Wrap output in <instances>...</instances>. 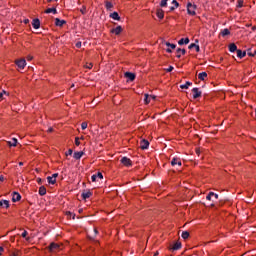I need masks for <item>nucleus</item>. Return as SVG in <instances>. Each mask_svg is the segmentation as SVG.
Wrapping results in <instances>:
<instances>
[{
  "label": "nucleus",
  "instance_id": "7ed1b4c3",
  "mask_svg": "<svg viewBox=\"0 0 256 256\" xmlns=\"http://www.w3.org/2000/svg\"><path fill=\"white\" fill-rule=\"evenodd\" d=\"M120 161L122 165H125V167H131V165H133V162H131V159H129L128 157H122Z\"/></svg>",
  "mask_w": 256,
  "mask_h": 256
},
{
  "label": "nucleus",
  "instance_id": "a878e982",
  "mask_svg": "<svg viewBox=\"0 0 256 256\" xmlns=\"http://www.w3.org/2000/svg\"><path fill=\"white\" fill-rule=\"evenodd\" d=\"M9 147H17V138H13L11 141L7 142Z\"/></svg>",
  "mask_w": 256,
  "mask_h": 256
},
{
  "label": "nucleus",
  "instance_id": "f3484780",
  "mask_svg": "<svg viewBox=\"0 0 256 256\" xmlns=\"http://www.w3.org/2000/svg\"><path fill=\"white\" fill-rule=\"evenodd\" d=\"M228 48H229L230 53H235V51H236V52L238 51V50H237V45H236L235 43H231V44L228 46Z\"/></svg>",
  "mask_w": 256,
  "mask_h": 256
},
{
  "label": "nucleus",
  "instance_id": "2eb2a0df",
  "mask_svg": "<svg viewBox=\"0 0 256 256\" xmlns=\"http://www.w3.org/2000/svg\"><path fill=\"white\" fill-rule=\"evenodd\" d=\"M98 179H103V174L101 172H98L97 174L92 175L91 179L92 181L95 183V181H97Z\"/></svg>",
  "mask_w": 256,
  "mask_h": 256
},
{
  "label": "nucleus",
  "instance_id": "c756f323",
  "mask_svg": "<svg viewBox=\"0 0 256 256\" xmlns=\"http://www.w3.org/2000/svg\"><path fill=\"white\" fill-rule=\"evenodd\" d=\"M179 249H181V242H176L172 247V251H179Z\"/></svg>",
  "mask_w": 256,
  "mask_h": 256
},
{
  "label": "nucleus",
  "instance_id": "8fccbe9b",
  "mask_svg": "<svg viewBox=\"0 0 256 256\" xmlns=\"http://www.w3.org/2000/svg\"><path fill=\"white\" fill-rule=\"evenodd\" d=\"M76 47H77V49H81V42H77Z\"/></svg>",
  "mask_w": 256,
  "mask_h": 256
},
{
  "label": "nucleus",
  "instance_id": "680f3d73",
  "mask_svg": "<svg viewBox=\"0 0 256 256\" xmlns=\"http://www.w3.org/2000/svg\"><path fill=\"white\" fill-rule=\"evenodd\" d=\"M159 255V252H156L155 254H154V256H158Z\"/></svg>",
  "mask_w": 256,
  "mask_h": 256
},
{
  "label": "nucleus",
  "instance_id": "9d476101",
  "mask_svg": "<svg viewBox=\"0 0 256 256\" xmlns=\"http://www.w3.org/2000/svg\"><path fill=\"white\" fill-rule=\"evenodd\" d=\"M124 77H126V79H129L130 81H133L136 76H135V73L126 72V73H124Z\"/></svg>",
  "mask_w": 256,
  "mask_h": 256
},
{
  "label": "nucleus",
  "instance_id": "c9c22d12",
  "mask_svg": "<svg viewBox=\"0 0 256 256\" xmlns=\"http://www.w3.org/2000/svg\"><path fill=\"white\" fill-rule=\"evenodd\" d=\"M167 1H169V0H161V2H160V7H167Z\"/></svg>",
  "mask_w": 256,
  "mask_h": 256
},
{
  "label": "nucleus",
  "instance_id": "f704fd0d",
  "mask_svg": "<svg viewBox=\"0 0 256 256\" xmlns=\"http://www.w3.org/2000/svg\"><path fill=\"white\" fill-rule=\"evenodd\" d=\"M166 47H170V49H176L177 45L171 44L170 42H165Z\"/></svg>",
  "mask_w": 256,
  "mask_h": 256
},
{
  "label": "nucleus",
  "instance_id": "4468645a",
  "mask_svg": "<svg viewBox=\"0 0 256 256\" xmlns=\"http://www.w3.org/2000/svg\"><path fill=\"white\" fill-rule=\"evenodd\" d=\"M176 52H177V55H176L177 59H181V53H182V55H185V53H187V50L177 48Z\"/></svg>",
  "mask_w": 256,
  "mask_h": 256
},
{
  "label": "nucleus",
  "instance_id": "39448f33",
  "mask_svg": "<svg viewBox=\"0 0 256 256\" xmlns=\"http://www.w3.org/2000/svg\"><path fill=\"white\" fill-rule=\"evenodd\" d=\"M140 149L142 150L149 149V140L142 139L140 141Z\"/></svg>",
  "mask_w": 256,
  "mask_h": 256
},
{
  "label": "nucleus",
  "instance_id": "e433bc0d",
  "mask_svg": "<svg viewBox=\"0 0 256 256\" xmlns=\"http://www.w3.org/2000/svg\"><path fill=\"white\" fill-rule=\"evenodd\" d=\"M106 9H113V3L111 2H106Z\"/></svg>",
  "mask_w": 256,
  "mask_h": 256
},
{
  "label": "nucleus",
  "instance_id": "de8ad7c7",
  "mask_svg": "<svg viewBox=\"0 0 256 256\" xmlns=\"http://www.w3.org/2000/svg\"><path fill=\"white\" fill-rule=\"evenodd\" d=\"M27 235H28V232L25 230V231L22 233V237L25 238V237H27Z\"/></svg>",
  "mask_w": 256,
  "mask_h": 256
},
{
  "label": "nucleus",
  "instance_id": "a18cd8bd",
  "mask_svg": "<svg viewBox=\"0 0 256 256\" xmlns=\"http://www.w3.org/2000/svg\"><path fill=\"white\" fill-rule=\"evenodd\" d=\"M173 66H169L167 69H166V71H167V73H171V71H173Z\"/></svg>",
  "mask_w": 256,
  "mask_h": 256
},
{
  "label": "nucleus",
  "instance_id": "0e129e2a",
  "mask_svg": "<svg viewBox=\"0 0 256 256\" xmlns=\"http://www.w3.org/2000/svg\"><path fill=\"white\" fill-rule=\"evenodd\" d=\"M38 183H41V179L40 178L38 179Z\"/></svg>",
  "mask_w": 256,
  "mask_h": 256
},
{
  "label": "nucleus",
  "instance_id": "864d4df0",
  "mask_svg": "<svg viewBox=\"0 0 256 256\" xmlns=\"http://www.w3.org/2000/svg\"><path fill=\"white\" fill-rule=\"evenodd\" d=\"M166 52H167V53H173V50H171L170 48H167V49H166Z\"/></svg>",
  "mask_w": 256,
  "mask_h": 256
},
{
  "label": "nucleus",
  "instance_id": "5fc2aeb1",
  "mask_svg": "<svg viewBox=\"0 0 256 256\" xmlns=\"http://www.w3.org/2000/svg\"><path fill=\"white\" fill-rule=\"evenodd\" d=\"M3 251H4L3 247L0 246V255H2Z\"/></svg>",
  "mask_w": 256,
  "mask_h": 256
},
{
  "label": "nucleus",
  "instance_id": "603ef678",
  "mask_svg": "<svg viewBox=\"0 0 256 256\" xmlns=\"http://www.w3.org/2000/svg\"><path fill=\"white\" fill-rule=\"evenodd\" d=\"M176 165H178V167H181V165H182L181 159L178 160V163H176Z\"/></svg>",
  "mask_w": 256,
  "mask_h": 256
},
{
  "label": "nucleus",
  "instance_id": "6e6d98bb",
  "mask_svg": "<svg viewBox=\"0 0 256 256\" xmlns=\"http://www.w3.org/2000/svg\"><path fill=\"white\" fill-rule=\"evenodd\" d=\"M48 133H53V128H49Z\"/></svg>",
  "mask_w": 256,
  "mask_h": 256
},
{
  "label": "nucleus",
  "instance_id": "ea45409f",
  "mask_svg": "<svg viewBox=\"0 0 256 256\" xmlns=\"http://www.w3.org/2000/svg\"><path fill=\"white\" fill-rule=\"evenodd\" d=\"M247 55H248L249 57H255V54H253V52H251V49H248V50H247Z\"/></svg>",
  "mask_w": 256,
  "mask_h": 256
},
{
  "label": "nucleus",
  "instance_id": "4be33fe9",
  "mask_svg": "<svg viewBox=\"0 0 256 256\" xmlns=\"http://www.w3.org/2000/svg\"><path fill=\"white\" fill-rule=\"evenodd\" d=\"M81 195H82V198L86 200V199H89V197H91L93 193L91 191H88V192H83Z\"/></svg>",
  "mask_w": 256,
  "mask_h": 256
},
{
  "label": "nucleus",
  "instance_id": "473e14b6",
  "mask_svg": "<svg viewBox=\"0 0 256 256\" xmlns=\"http://www.w3.org/2000/svg\"><path fill=\"white\" fill-rule=\"evenodd\" d=\"M177 163H179V158L178 157H174L171 161V165L172 167H175V165H177Z\"/></svg>",
  "mask_w": 256,
  "mask_h": 256
},
{
  "label": "nucleus",
  "instance_id": "72a5a7b5",
  "mask_svg": "<svg viewBox=\"0 0 256 256\" xmlns=\"http://www.w3.org/2000/svg\"><path fill=\"white\" fill-rule=\"evenodd\" d=\"M181 237H182V239H189V232L183 231Z\"/></svg>",
  "mask_w": 256,
  "mask_h": 256
},
{
  "label": "nucleus",
  "instance_id": "7c9ffc66",
  "mask_svg": "<svg viewBox=\"0 0 256 256\" xmlns=\"http://www.w3.org/2000/svg\"><path fill=\"white\" fill-rule=\"evenodd\" d=\"M193 83L187 81L185 84L180 85V89H189Z\"/></svg>",
  "mask_w": 256,
  "mask_h": 256
},
{
  "label": "nucleus",
  "instance_id": "c03bdc74",
  "mask_svg": "<svg viewBox=\"0 0 256 256\" xmlns=\"http://www.w3.org/2000/svg\"><path fill=\"white\" fill-rule=\"evenodd\" d=\"M237 7H238L239 9H241V7H243V0H239V1H238Z\"/></svg>",
  "mask_w": 256,
  "mask_h": 256
},
{
  "label": "nucleus",
  "instance_id": "0eeeda50",
  "mask_svg": "<svg viewBox=\"0 0 256 256\" xmlns=\"http://www.w3.org/2000/svg\"><path fill=\"white\" fill-rule=\"evenodd\" d=\"M12 201L13 203H17V201H21V194H19L18 192H13Z\"/></svg>",
  "mask_w": 256,
  "mask_h": 256
},
{
  "label": "nucleus",
  "instance_id": "79ce46f5",
  "mask_svg": "<svg viewBox=\"0 0 256 256\" xmlns=\"http://www.w3.org/2000/svg\"><path fill=\"white\" fill-rule=\"evenodd\" d=\"M69 155H73V149H69V150L66 152V157H69Z\"/></svg>",
  "mask_w": 256,
  "mask_h": 256
},
{
  "label": "nucleus",
  "instance_id": "1a4fd4ad",
  "mask_svg": "<svg viewBox=\"0 0 256 256\" xmlns=\"http://www.w3.org/2000/svg\"><path fill=\"white\" fill-rule=\"evenodd\" d=\"M67 23V21L65 20H61L59 18H55V25L56 27H63V25H65Z\"/></svg>",
  "mask_w": 256,
  "mask_h": 256
},
{
  "label": "nucleus",
  "instance_id": "b1692460",
  "mask_svg": "<svg viewBox=\"0 0 256 256\" xmlns=\"http://www.w3.org/2000/svg\"><path fill=\"white\" fill-rule=\"evenodd\" d=\"M0 207H5L6 209H9V201L8 200H1L0 201Z\"/></svg>",
  "mask_w": 256,
  "mask_h": 256
},
{
  "label": "nucleus",
  "instance_id": "9b49d317",
  "mask_svg": "<svg viewBox=\"0 0 256 256\" xmlns=\"http://www.w3.org/2000/svg\"><path fill=\"white\" fill-rule=\"evenodd\" d=\"M84 155H85V152H83V151L74 152L73 157H74L77 161H79V159H81V157H83Z\"/></svg>",
  "mask_w": 256,
  "mask_h": 256
},
{
  "label": "nucleus",
  "instance_id": "6e6552de",
  "mask_svg": "<svg viewBox=\"0 0 256 256\" xmlns=\"http://www.w3.org/2000/svg\"><path fill=\"white\" fill-rule=\"evenodd\" d=\"M32 27L34 29H39V27H41V21L38 18L34 19L32 21Z\"/></svg>",
  "mask_w": 256,
  "mask_h": 256
},
{
  "label": "nucleus",
  "instance_id": "4c0bfd02",
  "mask_svg": "<svg viewBox=\"0 0 256 256\" xmlns=\"http://www.w3.org/2000/svg\"><path fill=\"white\" fill-rule=\"evenodd\" d=\"M81 129L82 131H85V129H87V122H82Z\"/></svg>",
  "mask_w": 256,
  "mask_h": 256
},
{
  "label": "nucleus",
  "instance_id": "f257e3e1",
  "mask_svg": "<svg viewBox=\"0 0 256 256\" xmlns=\"http://www.w3.org/2000/svg\"><path fill=\"white\" fill-rule=\"evenodd\" d=\"M48 249L51 253H55V251H59V249H61V245L55 243V242H52L49 246H48Z\"/></svg>",
  "mask_w": 256,
  "mask_h": 256
},
{
  "label": "nucleus",
  "instance_id": "393cba45",
  "mask_svg": "<svg viewBox=\"0 0 256 256\" xmlns=\"http://www.w3.org/2000/svg\"><path fill=\"white\" fill-rule=\"evenodd\" d=\"M246 55H247V52L241 51V50H237V57L239 59H243V57H245Z\"/></svg>",
  "mask_w": 256,
  "mask_h": 256
},
{
  "label": "nucleus",
  "instance_id": "052dcab7",
  "mask_svg": "<svg viewBox=\"0 0 256 256\" xmlns=\"http://www.w3.org/2000/svg\"><path fill=\"white\" fill-rule=\"evenodd\" d=\"M24 23H26V24L29 23V19H26V20L24 21Z\"/></svg>",
  "mask_w": 256,
  "mask_h": 256
},
{
  "label": "nucleus",
  "instance_id": "a211bd4d",
  "mask_svg": "<svg viewBox=\"0 0 256 256\" xmlns=\"http://www.w3.org/2000/svg\"><path fill=\"white\" fill-rule=\"evenodd\" d=\"M38 193H39V195H41V197H43L44 195H47V188H45V186H41L39 188Z\"/></svg>",
  "mask_w": 256,
  "mask_h": 256
},
{
  "label": "nucleus",
  "instance_id": "bb28decb",
  "mask_svg": "<svg viewBox=\"0 0 256 256\" xmlns=\"http://www.w3.org/2000/svg\"><path fill=\"white\" fill-rule=\"evenodd\" d=\"M198 79H200V81H205V79H207V72L199 73Z\"/></svg>",
  "mask_w": 256,
  "mask_h": 256
},
{
  "label": "nucleus",
  "instance_id": "37998d69",
  "mask_svg": "<svg viewBox=\"0 0 256 256\" xmlns=\"http://www.w3.org/2000/svg\"><path fill=\"white\" fill-rule=\"evenodd\" d=\"M80 11L82 15H85V13H87V7L83 6V8Z\"/></svg>",
  "mask_w": 256,
  "mask_h": 256
},
{
  "label": "nucleus",
  "instance_id": "13d9d810",
  "mask_svg": "<svg viewBox=\"0 0 256 256\" xmlns=\"http://www.w3.org/2000/svg\"><path fill=\"white\" fill-rule=\"evenodd\" d=\"M94 233L97 235V233H99V231H97V229H94Z\"/></svg>",
  "mask_w": 256,
  "mask_h": 256
},
{
  "label": "nucleus",
  "instance_id": "69168bd1",
  "mask_svg": "<svg viewBox=\"0 0 256 256\" xmlns=\"http://www.w3.org/2000/svg\"><path fill=\"white\" fill-rule=\"evenodd\" d=\"M72 219H75V214H73V217H72Z\"/></svg>",
  "mask_w": 256,
  "mask_h": 256
},
{
  "label": "nucleus",
  "instance_id": "f03ea898",
  "mask_svg": "<svg viewBox=\"0 0 256 256\" xmlns=\"http://www.w3.org/2000/svg\"><path fill=\"white\" fill-rule=\"evenodd\" d=\"M195 9H197V6L195 4H187L188 15H196Z\"/></svg>",
  "mask_w": 256,
  "mask_h": 256
},
{
  "label": "nucleus",
  "instance_id": "412c9836",
  "mask_svg": "<svg viewBox=\"0 0 256 256\" xmlns=\"http://www.w3.org/2000/svg\"><path fill=\"white\" fill-rule=\"evenodd\" d=\"M188 49H196V52L199 53L201 49L199 48V45L192 43L188 46Z\"/></svg>",
  "mask_w": 256,
  "mask_h": 256
},
{
  "label": "nucleus",
  "instance_id": "e2e57ef3",
  "mask_svg": "<svg viewBox=\"0 0 256 256\" xmlns=\"http://www.w3.org/2000/svg\"><path fill=\"white\" fill-rule=\"evenodd\" d=\"M19 165H20V167H22V165H23V162H19Z\"/></svg>",
  "mask_w": 256,
  "mask_h": 256
},
{
  "label": "nucleus",
  "instance_id": "ddd939ff",
  "mask_svg": "<svg viewBox=\"0 0 256 256\" xmlns=\"http://www.w3.org/2000/svg\"><path fill=\"white\" fill-rule=\"evenodd\" d=\"M156 15L158 19H163L165 17V11L163 9L159 8L157 9Z\"/></svg>",
  "mask_w": 256,
  "mask_h": 256
},
{
  "label": "nucleus",
  "instance_id": "c85d7f7f",
  "mask_svg": "<svg viewBox=\"0 0 256 256\" xmlns=\"http://www.w3.org/2000/svg\"><path fill=\"white\" fill-rule=\"evenodd\" d=\"M45 13H53V15H57V8H48L45 10Z\"/></svg>",
  "mask_w": 256,
  "mask_h": 256
},
{
  "label": "nucleus",
  "instance_id": "cd10ccee",
  "mask_svg": "<svg viewBox=\"0 0 256 256\" xmlns=\"http://www.w3.org/2000/svg\"><path fill=\"white\" fill-rule=\"evenodd\" d=\"M47 181L50 185H55V183H57V179L53 178V176H48Z\"/></svg>",
  "mask_w": 256,
  "mask_h": 256
},
{
  "label": "nucleus",
  "instance_id": "a19ab883",
  "mask_svg": "<svg viewBox=\"0 0 256 256\" xmlns=\"http://www.w3.org/2000/svg\"><path fill=\"white\" fill-rule=\"evenodd\" d=\"M144 101L145 103H150L151 100H149V94H145Z\"/></svg>",
  "mask_w": 256,
  "mask_h": 256
},
{
  "label": "nucleus",
  "instance_id": "f8f14e48",
  "mask_svg": "<svg viewBox=\"0 0 256 256\" xmlns=\"http://www.w3.org/2000/svg\"><path fill=\"white\" fill-rule=\"evenodd\" d=\"M121 31H123V28L121 26H117L111 30V33H114V35H121Z\"/></svg>",
  "mask_w": 256,
  "mask_h": 256
},
{
  "label": "nucleus",
  "instance_id": "09e8293b",
  "mask_svg": "<svg viewBox=\"0 0 256 256\" xmlns=\"http://www.w3.org/2000/svg\"><path fill=\"white\" fill-rule=\"evenodd\" d=\"M5 181V177L3 175H0V183H3Z\"/></svg>",
  "mask_w": 256,
  "mask_h": 256
},
{
  "label": "nucleus",
  "instance_id": "bf43d9fd",
  "mask_svg": "<svg viewBox=\"0 0 256 256\" xmlns=\"http://www.w3.org/2000/svg\"><path fill=\"white\" fill-rule=\"evenodd\" d=\"M1 93H3V95H7V92L5 90H3V92H1Z\"/></svg>",
  "mask_w": 256,
  "mask_h": 256
},
{
  "label": "nucleus",
  "instance_id": "423d86ee",
  "mask_svg": "<svg viewBox=\"0 0 256 256\" xmlns=\"http://www.w3.org/2000/svg\"><path fill=\"white\" fill-rule=\"evenodd\" d=\"M192 93H193V99H199V97H201L202 95V92L199 91V88H193Z\"/></svg>",
  "mask_w": 256,
  "mask_h": 256
},
{
  "label": "nucleus",
  "instance_id": "338daca9",
  "mask_svg": "<svg viewBox=\"0 0 256 256\" xmlns=\"http://www.w3.org/2000/svg\"><path fill=\"white\" fill-rule=\"evenodd\" d=\"M253 55H256V50L254 51Z\"/></svg>",
  "mask_w": 256,
  "mask_h": 256
},
{
  "label": "nucleus",
  "instance_id": "2f4dec72",
  "mask_svg": "<svg viewBox=\"0 0 256 256\" xmlns=\"http://www.w3.org/2000/svg\"><path fill=\"white\" fill-rule=\"evenodd\" d=\"M222 37H227V35H231V31L229 29L225 28L221 31Z\"/></svg>",
  "mask_w": 256,
  "mask_h": 256
},
{
  "label": "nucleus",
  "instance_id": "dca6fc26",
  "mask_svg": "<svg viewBox=\"0 0 256 256\" xmlns=\"http://www.w3.org/2000/svg\"><path fill=\"white\" fill-rule=\"evenodd\" d=\"M110 18L114 19V21H121V17L119 16V13H117V12L111 13Z\"/></svg>",
  "mask_w": 256,
  "mask_h": 256
},
{
  "label": "nucleus",
  "instance_id": "49530a36",
  "mask_svg": "<svg viewBox=\"0 0 256 256\" xmlns=\"http://www.w3.org/2000/svg\"><path fill=\"white\" fill-rule=\"evenodd\" d=\"M86 69H93V64H88V65H86Z\"/></svg>",
  "mask_w": 256,
  "mask_h": 256
},
{
  "label": "nucleus",
  "instance_id": "4d7b16f0",
  "mask_svg": "<svg viewBox=\"0 0 256 256\" xmlns=\"http://www.w3.org/2000/svg\"><path fill=\"white\" fill-rule=\"evenodd\" d=\"M0 99H3V93L0 92Z\"/></svg>",
  "mask_w": 256,
  "mask_h": 256
},
{
  "label": "nucleus",
  "instance_id": "3c124183",
  "mask_svg": "<svg viewBox=\"0 0 256 256\" xmlns=\"http://www.w3.org/2000/svg\"><path fill=\"white\" fill-rule=\"evenodd\" d=\"M52 177H53L54 179H57V177H59V174H58V173H54V174L52 175Z\"/></svg>",
  "mask_w": 256,
  "mask_h": 256
},
{
  "label": "nucleus",
  "instance_id": "6ab92c4d",
  "mask_svg": "<svg viewBox=\"0 0 256 256\" xmlns=\"http://www.w3.org/2000/svg\"><path fill=\"white\" fill-rule=\"evenodd\" d=\"M178 45H189V38H181L178 41Z\"/></svg>",
  "mask_w": 256,
  "mask_h": 256
},
{
  "label": "nucleus",
  "instance_id": "774afa93",
  "mask_svg": "<svg viewBox=\"0 0 256 256\" xmlns=\"http://www.w3.org/2000/svg\"><path fill=\"white\" fill-rule=\"evenodd\" d=\"M28 59H29V60H31V59H32V57H29Z\"/></svg>",
  "mask_w": 256,
  "mask_h": 256
},
{
  "label": "nucleus",
  "instance_id": "5701e85b",
  "mask_svg": "<svg viewBox=\"0 0 256 256\" xmlns=\"http://www.w3.org/2000/svg\"><path fill=\"white\" fill-rule=\"evenodd\" d=\"M213 195H215V199H219V194H215V192H210V193L206 196L207 201H211V197H213Z\"/></svg>",
  "mask_w": 256,
  "mask_h": 256
},
{
  "label": "nucleus",
  "instance_id": "58836bf2",
  "mask_svg": "<svg viewBox=\"0 0 256 256\" xmlns=\"http://www.w3.org/2000/svg\"><path fill=\"white\" fill-rule=\"evenodd\" d=\"M75 145L79 147L81 145V142L79 141V137L75 138Z\"/></svg>",
  "mask_w": 256,
  "mask_h": 256
},
{
  "label": "nucleus",
  "instance_id": "20e7f679",
  "mask_svg": "<svg viewBox=\"0 0 256 256\" xmlns=\"http://www.w3.org/2000/svg\"><path fill=\"white\" fill-rule=\"evenodd\" d=\"M16 65L19 67V69H25L27 61L25 59L16 60Z\"/></svg>",
  "mask_w": 256,
  "mask_h": 256
},
{
  "label": "nucleus",
  "instance_id": "aec40b11",
  "mask_svg": "<svg viewBox=\"0 0 256 256\" xmlns=\"http://www.w3.org/2000/svg\"><path fill=\"white\" fill-rule=\"evenodd\" d=\"M172 5L173 6L170 7L169 11H175V9H177L179 7V2H177V0H173Z\"/></svg>",
  "mask_w": 256,
  "mask_h": 256
}]
</instances>
